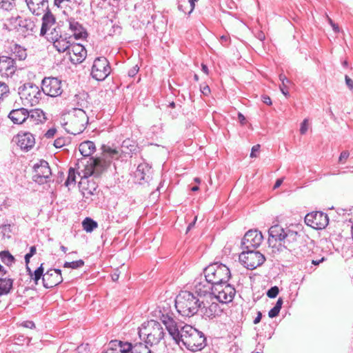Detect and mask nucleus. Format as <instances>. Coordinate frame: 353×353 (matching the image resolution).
<instances>
[{
	"label": "nucleus",
	"mask_w": 353,
	"mask_h": 353,
	"mask_svg": "<svg viewBox=\"0 0 353 353\" xmlns=\"http://www.w3.org/2000/svg\"><path fill=\"white\" fill-rule=\"evenodd\" d=\"M200 90H201V92H202V94L205 95V96L209 95V94L210 93V87L208 85H205L203 86H201Z\"/></svg>",
	"instance_id": "680f3d73"
},
{
	"label": "nucleus",
	"mask_w": 353,
	"mask_h": 353,
	"mask_svg": "<svg viewBox=\"0 0 353 353\" xmlns=\"http://www.w3.org/2000/svg\"><path fill=\"white\" fill-rule=\"evenodd\" d=\"M110 63L105 57H99L95 59L91 71L94 79L103 81L110 74Z\"/></svg>",
	"instance_id": "9b49d317"
},
{
	"label": "nucleus",
	"mask_w": 353,
	"mask_h": 353,
	"mask_svg": "<svg viewBox=\"0 0 353 353\" xmlns=\"http://www.w3.org/2000/svg\"><path fill=\"white\" fill-rule=\"evenodd\" d=\"M109 345L114 346L116 348L119 347L118 350L119 353H132L134 350V344L129 342L114 340L111 341Z\"/></svg>",
	"instance_id": "2f4dec72"
},
{
	"label": "nucleus",
	"mask_w": 353,
	"mask_h": 353,
	"mask_svg": "<svg viewBox=\"0 0 353 353\" xmlns=\"http://www.w3.org/2000/svg\"><path fill=\"white\" fill-rule=\"evenodd\" d=\"M151 167L146 163H141L138 165L135 172V176L140 181L148 182L151 179Z\"/></svg>",
	"instance_id": "c85d7f7f"
},
{
	"label": "nucleus",
	"mask_w": 353,
	"mask_h": 353,
	"mask_svg": "<svg viewBox=\"0 0 353 353\" xmlns=\"http://www.w3.org/2000/svg\"><path fill=\"white\" fill-rule=\"evenodd\" d=\"M17 145L21 150L28 151L35 143L33 135L30 132L19 133L17 137Z\"/></svg>",
	"instance_id": "5701e85b"
},
{
	"label": "nucleus",
	"mask_w": 353,
	"mask_h": 353,
	"mask_svg": "<svg viewBox=\"0 0 353 353\" xmlns=\"http://www.w3.org/2000/svg\"><path fill=\"white\" fill-rule=\"evenodd\" d=\"M243 251L239 255V260L244 266L249 270H254L261 265L265 261V257L259 251L254 249H243Z\"/></svg>",
	"instance_id": "1a4fd4ad"
},
{
	"label": "nucleus",
	"mask_w": 353,
	"mask_h": 353,
	"mask_svg": "<svg viewBox=\"0 0 353 353\" xmlns=\"http://www.w3.org/2000/svg\"><path fill=\"white\" fill-rule=\"evenodd\" d=\"M203 273L206 280L214 285L227 283L231 276L229 268L219 262L209 265Z\"/></svg>",
	"instance_id": "39448f33"
},
{
	"label": "nucleus",
	"mask_w": 353,
	"mask_h": 353,
	"mask_svg": "<svg viewBox=\"0 0 353 353\" xmlns=\"http://www.w3.org/2000/svg\"><path fill=\"white\" fill-rule=\"evenodd\" d=\"M236 292L234 287L228 282L214 285L213 295L221 303L232 302Z\"/></svg>",
	"instance_id": "9d476101"
},
{
	"label": "nucleus",
	"mask_w": 353,
	"mask_h": 353,
	"mask_svg": "<svg viewBox=\"0 0 353 353\" xmlns=\"http://www.w3.org/2000/svg\"><path fill=\"white\" fill-rule=\"evenodd\" d=\"M75 183H76V174H75L74 168H70V169L68 170V178L65 182V185L68 187L72 184L75 185Z\"/></svg>",
	"instance_id": "37998d69"
},
{
	"label": "nucleus",
	"mask_w": 353,
	"mask_h": 353,
	"mask_svg": "<svg viewBox=\"0 0 353 353\" xmlns=\"http://www.w3.org/2000/svg\"><path fill=\"white\" fill-rule=\"evenodd\" d=\"M289 230H290V229H283L279 225H275L269 229L268 233L270 237L284 243Z\"/></svg>",
	"instance_id": "c756f323"
},
{
	"label": "nucleus",
	"mask_w": 353,
	"mask_h": 353,
	"mask_svg": "<svg viewBox=\"0 0 353 353\" xmlns=\"http://www.w3.org/2000/svg\"><path fill=\"white\" fill-rule=\"evenodd\" d=\"M203 301L188 291H182L176 296L175 307L183 316L190 317L197 313Z\"/></svg>",
	"instance_id": "7ed1b4c3"
},
{
	"label": "nucleus",
	"mask_w": 353,
	"mask_h": 353,
	"mask_svg": "<svg viewBox=\"0 0 353 353\" xmlns=\"http://www.w3.org/2000/svg\"><path fill=\"white\" fill-rule=\"evenodd\" d=\"M345 81L347 88L353 92V80L347 75L345 76Z\"/></svg>",
	"instance_id": "4d7b16f0"
},
{
	"label": "nucleus",
	"mask_w": 353,
	"mask_h": 353,
	"mask_svg": "<svg viewBox=\"0 0 353 353\" xmlns=\"http://www.w3.org/2000/svg\"><path fill=\"white\" fill-rule=\"evenodd\" d=\"M164 329L159 322L154 320L142 325L139 336L145 343L151 347L157 345L164 339Z\"/></svg>",
	"instance_id": "20e7f679"
},
{
	"label": "nucleus",
	"mask_w": 353,
	"mask_h": 353,
	"mask_svg": "<svg viewBox=\"0 0 353 353\" xmlns=\"http://www.w3.org/2000/svg\"><path fill=\"white\" fill-rule=\"evenodd\" d=\"M41 21L42 24L40 30V36L46 37L48 34V32L50 31L56 23V18L50 10H48L47 12L43 13Z\"/></svg>",
	"instance_id": "4be33fe9"
},
{
	"label": "nucleus",
	"mask_w": 353,
	"mask_h": 353,
	"mask_svg": "<svg viewBox=\"0 0 353 353\" xmlns=\"http://www.w3.org/2000/svg\"><path fill=\"white\" fill-rule=\"evenodd\" d=\"M57 130L55 128H50L46 132L45 137L48 139L52 138L54 136Z\"/></svg>",
	"instance_id": "bf43d9fd"
},
{
	"label": "nucleus",
	"mask_w": 353,
	"mask_h": 353,
	"mask_svg": "<svg viewBox=\"0 0 353 353\" xmlns=\"http://www.w3.org/2000/svg\"><path fill=\"white\" fill-rule=\"evenodd\" d=\"M260 145H255L252 147L251 153H250V157L254 158L256 157V152L259 150Z\"/></svg>",
	"instance_id": "e2e57ef3"
},
{
	"label": "nucleus",
	"mask_w": 353,
	"mask_h": 353,
	"mask_svg": "<svg viewBox=\"0 0 353 353\" xmlns=\"http://www.w3.org/2000/svg\"><path fill=\"white\" fill-rule=\"evenodd\" d=\"M46 39L53 43V46L59 52H68L72 45L70 41L72 37L59 34L56 28H54L51 32L46 36Z\"/></svg>",
	"instance_id": "f8f14e48"
},
{
	"label": "nucleus",
	"mask_w": 353,
	"mask_h": 353,
	"mask_svg": "<svg viewBox=\"0 0 353 353\" xmlns=\"http://www.w3.org/2000/svg\"><path fill=\"white\" fill-rule=\"evenodd\" d=\"M65 145V139L64 138H58L56 140H54V145L56 148H61Z\"/></svg>",
	"instance_id": "6e6d98bb"
},
{
	"label": "nucleus",
	"mask_w": 353,
	"mask_h": 353,
	"mask_svg": "<svg viewBox=\"0 0 353 353\" xmlns=\"http://www.w3.org/2000/svg\"><path fill=\"white\" fill-rule=\"evenodd\" d=\"M84 265V261L82 259L74 261L72 262H65L63 264L64 268L77 269L81 268Z\"/></svg>",
	"instance_id": "a18cd8bd"
},
{
	"label": "nucleus",
	"mask_w": 353,
	"mask_h": 353,
	"mask_svg": "<svg viewBox=\"0 0 353 353\" xmlns=\"http://www.w3.org/2000/svg\"><path fill=\"white\" fill-rule=\"evenodd\" d=\"M8 86L5 83L0 82V102L3 100L4 96L8 95Z\"/></svg>",
	"instance_id": "49530a36"
},
{
	"label": "nucleus",
	"mask_w": 353,
	"mask_h": 353,
	"mask_svg": "<svg viewBox=\"0 0 353 353\" xmlns=\"http://www.w3.org/2000/svg\"><path fill=\"white\" fill-rule=\"evenodd\" d=\"M41 90L44 94L51 97L60 96L63 92L62 82L56 77H45L41 81Z\"/></svg>",
	"instance_id": "ddd939ff"
},
{
	"label": "nucleus",
	"mask_w": 353,
	"mask_h": 353,
	"mask_svg": "<svg viewBox=\"0 0 353 353\" xmlns=\"http://www.w3.org/2000/svg\"><path fill=\"white\" fill-rule=\"evenodd\" d=\"M179 336V339L175 343L179 345H184L190 351H199L206 346L204 334L190 325L185 324L181 327Z\"/></svg>",
	"instance_id": "f03ea898"
},
{
	"label": "nucleus",
	"mask_w": 353,
	"mask_h": 353,
	"mask_svg": "<svg viewBox=\"0 0 353 353\" xmlns=\"http://www.w3.org/2000/svg\"><path fill=\"white\" fill-rule=\"evenodd\" d=\"M279 292V289L277 286L270 288L267 292V296L269 298L274 299L276 297Z\"/></svg>",
	"instance_id": "de8ad7c7"
},
{
	"label": "nucleus",
	"mask_w": 353,
	"mask_h": 353,
	"mask_svg": "<svg viewBox=\"0 0 353 353\" xmlns=\"http://www.w3.org/2000/svg\"><path fill=\"white\" fill-rule=\"evenodd\" d=\"M198 0H187L188 2V5L190 7V9L189 11H188V14H190L194 9L195 7V2Z\"/></svg>",
	"instance_id": "69168bd1"
},
{
	"label": "nucleus",
	"mask_w": 353,
	"mask_h": 353,
	"mask_svg": "<svg viewBox=\"0 0 353 353\" xmlns=\"http://www.w3.org/2000/svg\"><path fill=\"white\" fill-rule=\"evenodd\" d=\"M29 10L34 15L39 16L49 9L48 0H26Z\"/></svg>",
	"instance_id": "412c9836"
},
{
	"label": "nucleus",
	"mask_w": 353,
	"mask_h": 353,
	"mask_svg": "<svg viewBox=\"0 0 353 353\" xmlns=\"http://www.w3.org/2000/svg\"><path fill=\"white\" fill-rule=\"evenodd\" d=\"M18 93L23 103L31 106L37 105L43 94L42 90L32 83H24L20 86Z\"/></svg>",
	"instance_id": "0eeeda50"
},
{
	"label": "nucleus",
	"mask_w": 353,
	"mask_h": 353,
	"mask_svg": "<svg viewBox=\"0 0 353 353\" xmlns=\"http://www.w3.org/2000/svg\"><path fill=\"white\" fill-rule=\"evenodd\" d=\"M97 185L94 181H88V187L83 188L82 194L83 196L88 199L90 196L94 195L97 191Z\"/></svg>",
	"instance_id": "e433bc0d"
},
{
	"label": "nucleus",
	"mask_w": 353,
	"mask_h": 353,
	"mask_svg": "<svg viewBox=\"0 0 353 353\" xmlns=\"http://www.w3.org/2000/svg\"><path fill=\"white\" fill-rule=\"evenodd\" d=\"M263 236L257 230H250L244 235L242 241V249H256L262 243Z\"/></svg>",
	"instance_id": "dca6fc26"
},
{
	"label": "nucleus",
	"mask_w": 353,
	"mask_h": 353,
	"mask_svg": "<svg viewBox=\"0 0 353 353\" xmlns=\"http://www.w3.org/2000/svg\"><path fill=\"white\" fill-rule=\"evenodd\" d=\"M19 23L17 32H20L23 37L32 35L36 32L35 23L31 19L21 17Z\"/></svg>",
	"instance_id": "393cba45"
},
{
	"label": "nucleus",
	"mask_w": 353,
	"mask_h": 353,
	"mask_svg": "<svg viewBox=\"0 0 353 353\" xmlns=\"http://www.w3.org/2000/svg\"><path fill=\"white\" fill-rule=\"evenodd\" d=\"M35 174L33 176V180L39 183L43 184L47 182V179L52 174L51 170L48 163L46 161L41 160L39 163L34 165Z\"/></svg>",
	"instance_id": "f3484780"
},
{
	"label": "nucleus",
	"mask_w": 353,
	"mask_h": 353,
	"mask_svg": "<svg viewBox=\"0 0 353 353\" xmlns=\"http://www.w3.org/2000/svg\"><path fill=\"white\" fill-rule=\"evenodd\" d=\"M160 320L162 321L163 325L165 326L167 331L170 336L174 340L177 341L179 339V335L181 333V325H179L173 316L172 313L162 314L160 316Z\"/></svg>",
	"instance_id": "2eb2a0df"
},
{
	"label": "nucleus",
	"mask_w": 353,
	"mask_h": 353,
	"mask_svg": "<svg viewBox=\"0 0 353 353\" xmlns=\"http://www.w3.org/2000/svg\"><path fill=\"white\" fill-rule=\"evenodd\" d=\"M327 19L328 23L332 26L334 32L335 33H339L340 32V28H339V26L336 23H335L328 16H327Z\"/></svg>",
	"instance_id": "603ef678"
},
{
	"label": "nucleus",
	"mask_w": 353,
	"mask_h": 353,
	"mask_svg": "<svg viewBox=\"0 0 353 353\" xmlns=\"http://www.w3.org/2000/svg\"><path fill=\"white\" fill-rule=\"evenodd\" d=\"M63 281L59 269H50L43 275L42 282L46 288H52Z\"/></svg>",
	"instance_id": "a211bd4d"
},
{
	"label": "nucleus",
	"mask_w": 353,
	"mask_h": 353,
	"mask_svg": "<svg viewBox=\"0 0 353 353\" xmlns=\"http://www.w3.org/2000/svg\"><path fill=\"white\" fill-rule=\"evenodd\" d=\"M289 83H290L281 82V84L279 85V88L281 92L287 97L290 96L288 88V85Z\"/></svg>",
	"instance_id": "8fccbe9b"
},
{
	"label": "nucleus",
	"mask_w": 353,
	"mask_h": 353,
	"mask_svg": "<svg viewBox=\"0 0 353 353\" xmlns=\"http://www.w3.org/2000/svg\"><path fill=\"white\" fill-rule=\"evenodd\" d=\"M88 122V117L85 112L81 109H76L70 116L69 121L63 125L68 133L77 135L83 132Z\"/></svg>",
	"instance_id": "423d86ee"
},
{
	"label": "nucleus",
	"mask_w": 353,
	"mask_h": 353,
	"mask_svg": "<svg viewBox=\"0 0 353 353\" xmlns=\"http://www.w3.org/2000/svg\"><path fill=\"white\" fill-rule=\"evenodd\" d=\"M194 289L196 293L200 296H205L208 293L211 296L213 295L214 285L209 283L206 278L203 281L197 279L194 281Z\"/></svg>",
	"instance_id": "a878e982"
},
{
	"label": "nucleus",
	"mask_w": 353,
	"mask_h": 353,
	"mask_svg": "<svg viewBox=\"0 0 353 353\" xmlns=\"http://www.w3.org/2000/svg\"><path fill=\"white\" fill-rule=\"evenodd\" d=\"M47 120L45 112L41 109H34L28 111L27 124L37 125L45 123Z\"/></svg>",
	"instance_id": "bb28decb"
},
{
	"label": "nucleus",
	"mask_w": 353,
	"mask_h": 353,
	"mask_svg": "<svg viewBox=\"0 0 353 353\" xmlns=\"http://www.w3.org/2000/svg\"><path fill=\"white\" fill-rule=\"evenodd\" d=\"M200 310L203 316L210 319L215 317L220 312L219 306L216 303H212L207 306L203 302Z\"/></svg>",
	"instance_id": "7c9ffc66"
},
{
	"label": "nucleus",
	"mask_w": 353,
	"mask_h": 353,
	"mask_svg": "<svg viewBox=\"0 0 353 353\" xmlns=\"http://www.w3.org/2000/svg\"><path fill=\"white\" fill-rule=\"evenodd\" d=\"M279 312H280L279 309H277V307H274L269 311L268 316L270 318L276 317L279 315Z\"/></svg>",
	"instance_id": "5fc2aeb1"
},
{
	"label": "nucleus",
	"mask_w": 353,
	"mask_h": 353,
	"mask_svg": "<svg viewBox=\"0 0 353 353\" xmlns=\"http://www.w3.org/2000/svg\"><path fill=\"white\" fill-rule=\"evenodd\" d=\"M103 353H119V352L114 346L109 345V347Z\"/></svg>",
	"instance_id": "774afa93"
},
{
	"label": "nucleus",
	"mask_w": 353,
	"mask_h": 353,
	"mask_svg": "<svg viewBox=\"0 0 353 353\" xmlns=\"http://www.w3.org/2000/svg\"><path fill=\"white\" fill-rule=\"evenodd\" d=\"M106 168V163L104 160L97 158H90L89 161L84 165V169L78 172L79 176L81 179H88L89 176H94L98 178Z\"/></svg>",
	"instance_id": "6e6552de"
},
{
	"label": "nucleus",
	"mask_w": 353,
	"mask_h": 353,
	"mask_svg": "<svg viewBox=\"0 0 353 353\" xmlns=\"http://www.w3.org/2000/svg\"><path fill=\"white\" fill-rule=\"evenodd\" d=\"M96 148L94 142L85 141L80 143L79 150L83 157H89L95 152Z\"/></svg>",
	"instance_id": "473e14b6"
},
{
	"label": "nucleus",
	"mask_w": 353,
	"mask_h": 353,
	"mask_svg": "<svg viewBox=\"0 0 353 353\" xmlns=\"http://www.w3.org/2000/svg\"><path fill=\"white\" fill-rule=\"evenodd\" d=\"M14 280L8 277L0 278V296L8 294L13 286Z\"/></svg>",
	"instance_id": "72a5a7b5"
},
{
	"label": "nucleus",
	"mask_w": 353,
	"mask_h": 353,
	"mask_svg": "<svg viewBox=\"0 0 353 353\" xmlns=\"http://www.w3.org/2000/svg\"><path fill=\"white\" fill-rule=\"evenodd\" d=\"M82 226L83 230L87 232H92L97 228L98 224L92 219L86 217L82 222Z\"/></svg>",
	"instance_id": "4c0bfd02"
},
{
	"label": "nucleus",
	"mask_w": 353,
	"mask_h": 353,
	"mask_svg": "<svg viewBox=\"0 0 353 353\" xmlns=\"http://www.w3.org/2000/svg\"><path fill=\"white\" fill-rule=\"evenodd\" d=\"M0 259L6 265H11L15 261L14 257L6 250L0 252Z\"/></svg>",
	"instance_id": "a19ab883"
},
{
	"label": "nucleus",
	"mask_w": 353,
	"mask_h": 353,
	"mask_svg": "<svg viewBox=\"0 0 353 353\" xmlns=\"http://www.w3.org/2000/svg\"><path fill=\"white\" fill-rule=\"evenodd\" d=\"M68 53L70 61L74 64L81 63L84 61L87 55V50L83 46L79 43H74L71 46Z\"/></svg>",
	"instance_id": "6ab92c4d"
},
{
	"label": "nucleus",
	"mask_w": 353,
	"mask_h": 353,
	"mask_svg": "<svg viewBox=\"0 0 353 353\" xmlns=\"http://www.w3.org/2000/svg\"><path fill=\"white\" fill-rule=\"evenodd\" d=\"M2 229V232L5 234L6 232L9 233L11 232V225L10 224H4L1 226Z\"/></svg>",
	"instance_id": "338daca9"
},
{
	"label": "nucleus",
	"mask_w": 353,
	"mask_h": 353,
	"mask_svg": "<svg viewBox=\"0 0 353 353\" xmlns=\"http://www.w3.org/2000/svg\"><path fill=\"white\" fill-rule=\"evenodd\" d=\"M261 99H262V101L265 103L266 105H272V100L270 99V97L268 95H263L261 97Z\"/></svg>",
	"instance_id": "0e129e2a"
},
{
	"label": "nucleus",
	"mask_w": 353,
	"mask_h": 353,
	"mask_svg": "<svg viewBox=\"0 0 353 353\" xmlns=\"http://www.w3.org/2000/svg\"><path fill=\"white\" fill-rule=\"evenodd\" d=\"M103 148H104V152H108V153H110L112 157H114L119 153V152L115 149H112L109 147L106 149V147L105 145H103Z\"/></svg>",
	"instance_id": "13d9d810"
},
{
	"label": "nucleus",
	"mask_w": 353,
	"mask_h": 353,
	"mask_svg": "<svg viewBox=\"0 0 353 353\" xmlns=\"http://www.w3.org/2000/svg\"><path fill=\"white\" fill-rule=\"evenodd\" d=\"M43 263L41 264V265L33 272L32 275L30 276V278L34 281L35 284H38V281L41 278H43V275H44L43 273Z\"/></svg>",
	"instance_id": "79ce46f5"
},
{
	"label": "nucleus",
	"mask_w": 353,
	"mask_h": 353,
	"mask_svg": "<svg viewBox=\"0 0 353 353\" xmlns=\"http://www.w3.org/2000/svg\"><path fill=\"white\" fill-rule=\"evenodd\" d=\"M88 344L83 345L81 344L77 348V353H88Z\"/></svg>",
	"instance_id": "864d4df0"
},
{
	"label": "nucleus",
	"mask_w": 353,
	"mask_h": 353,
	"mask_svg": "<svg viewBox=\"0 0 353 353\" xmlns=\"http://www.w3.org/2000/svg\"><path fill=\"white\" fill-rule=\"evenodd\" d=\"M283 246L297 258L305 257L310 254L313 241L303 232L290 230L288 231Z\"/></svg>",
	"instance_id": "f257e3e1"
},
{
	"label": "nucleus",
	"mask_w": 353,
	"mask_h": 353,
	"mask_svg": "<svg viewBox=\"0 0 353 353\" xmlns=\"http://www.w3.org/2000/svg\"><path fill=\"white\" fill-rule=\"evenodd\" d=\"M305 223L315 230H323L328 225L329 217L327 214L320 211L312 212L305 216Z\"/></svg>",
	"instance_id": "4468645a"
},
{
	"label": "nucleus",
	"mask_w": 353,
	"mask_h": 353,
	"mask_svg": "<svg viewBox=\"0 0 353 353\" xmlns=\"http://www.w3.org/2000/svg\"><path fill=\"white\" fill-rule=\"evenodd\" d=\"M188 6H189V5H188V2L187 1V0H180L179 2V4H178V9L180 11L186 14V13H188L187 10H186V8Z\"/></svg>",
	"instance_id": "09e8293b"
},
{
	"label": "nucleus",
	"mask_w": 353,
	"mask_h": 353,
	"mask_svg": "<svg viewBox=\"0 0 353 353\" xmlns=\"http://www.w3.org/2000/svg\"><path fill=\"white\" fill-rule=\"evenodd\" d=\"M21 16H17L15 17H10L4 23V26L8 31H17L19 28V23L21 19Z\"/></svg>",
	"instance_id": "c9c22d12"
},
{
	"label": "nucleus",
	"mask_w": 353,
	"mask_h": 353,
	"mask_svg": "<svg viewBox=\"0 0 353 353\" xmlns=\"http://www.w3.org/2000/svg\"><path fill=\"white\" fill-rule=\"evenodd\" d=\"M132 353H153L147 344L142 342L135 343L134 344V350Z\"/></svg>",
	"instance_id": "ea45409f"
},
{
	"label": "nucleus",
	"mask_w": 353,
	"mask_h": 353,
	"mask_svg": "<svg viewBox=\"0 0 353 353\" xmlns=\"http://www.w3.org/2000/svg\"><path fill=\"white\" fill-rule=\"evenodd\" d=\"M121 148L123 153L130 154L137 151V145L132 140L125 139L122 142Z\"/></svg>",
	"instance_id": "f704fd0d"
},
{
	"label": "nucleus",
	"mask_w": 353,
	"mask_h": 353,
	"mask_svg": "<svg viewBox=\"0 0 353 353\" xmlns=\"http://www.w3.org/2000/svg\"><path fill=\"white\" fill-rule=\"evenodd\" d=\"M308 130V119H305L301 125L300 132L301 134H305Z\"/></svg>",
	"instance_id": "3c124183"
},
{
	"label": "nucleus",
	"mask_w": 353,
	"mask_h": 353,
	"mask_svg": "<svg viewBox=\"0 0 353 353\" xmlns=\"http://www.w3.org/2000/svg\"><path fill=\"white\" fill-rule=\"evenodd\" d=\"M350 153L348 151H343L339 158V161L342 162L343 160H346L349 157Z\"/></svg>",
	"instance_id": "052dcab7"
},
{
	"label": "nucleus",
	"mask_w": 353,
	"mask_h": 353,
	"mask_svg": "<svg viewBox=\"0 0 353 353\" xmlns=\"http://www.w3.org/2000/svg\"><path fill=\"white\" fill-rule=\"evenodd\" d=\"M8 118L14 124H22L27 123L28 110L24 108H17L10 112Z\"/></svg>",
	"instance_id": "b1692460"
},
{
	"label": "nucleus",
	"mask_w": 353,
	"mask_h": 353,
	"mask_svg": "<svg viewBox=\"0 0 353 353\" xmlns=\"http://www.w3.org/2000/svg\"><path fill=\"white\" fill-rule=\"evenodd\" d=\"M12 55L14 57V59H18L20 61L24 60L27 57L26 50L19 45H15Z\"/></svg>",
	"instance_id": "58836bf2"
},
{
	"label": "nucleus",
	"mask_w": 353,
	"mask_h": 353,
	"mask_svg": "<svg viewBox=\"0 0 353 353\" xmlns=\"http://www.w3.org/2000/svg\"><path fill=\"white\" fill-rule=\"evenodd\" d=\"M15 0H0V8L3 10L10 11L15 6Z\"/></svg>",
	"instance_id": "c03bdc74"
},
{
	"label": "nucleus",
	"mask_w": 353,
	"mask_h": 353,
	"mask_svg": "<svg viewBox=\"0 0 353 353\" xmlns=\"http://www.w3.org/2000/svg\"><path fill=\"white\" fill-rule=\"evenodd\" d=\"M68 21L69 23V28L75 39H79L87 37L88 33L85 28L78 21H75L74 19L70 18L68 19Z\"/></svg>",
	"instance_id": "cd10ccee"
},
{
	"label": "nucleus",
	"mask_w": 353,
	"mask_h": 353,
	"mask_svg": "<svg viewBox=\"0 0 353 353\" xmlns=\"http://www.w3.org/2000/svg\"><path fill=\"white\" fill-rule=\"evenodd\" d=\"M15 61L13 57H0V74L1 76H12L16 70Z\"/></svg>",
	"instance_id": "aec40b11"
}]
</instances>
